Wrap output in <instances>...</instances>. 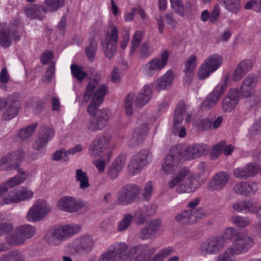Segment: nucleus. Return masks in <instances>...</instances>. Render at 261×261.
<instances>
[{"label":"nucleus","mask_w":261,"mask_h":261,"mask_svg":"<svg viewBox=\"0 0 261 261\" xmlns=\"http://www.w3.org/2000/svg\"><path fill=\"white\" fill-rule=\"evenodd\" d=\"M179 163L178 157L170 152L167 154L162 164L161 169L166 174L174 173L165 186L169 189L176 188L179 193H189L194 192L200 187L193 173L186 167L180 168L176 172L175 169Z\"/></svg>","instance_id":"1"},{"label":"nucleus","mask_w":261,"mask_h":261,"mask_svg":"<svg viewBox=\"0 0 261 261\" xmlns=\"http://www.w3.org/2000/svg\"><path fill=\"white\" fill-rule=\"evenodd\" d=\"M107 90V87L105 84L100 85L94 93L88 107L87 113L91 117L86 121L85 127L88 131L95 132L102 130L108 123L110 118V110H97L103 101Z\"/></svg>","instance_id":"2"},{"label":"nucleus","mask_w":261,"mask_h":261,"mask_svg":"<svg viewBox=\"0 0 261 261\" xmlns=\"http://www.w3.org/2000/svg\"><path fill=\"white\" fill-rule=\"evenodd\" d=\"M128 245L124 242H117L111 245L108 250L117 259V261H131L135 254L148 256L152 254L156 250L155 247L147 244L133 247L128 250Z\"/></svg>","instance_id":"3"},{"label":"nucleus","mask_w":261,"mask_h":261,"mask_svg":"<svg viewBox=\"0 0 261 261\" xmlns=\"http://www.w3.org/2000/svg\"><path fill=\"white\" fill-rule=\"evenodd\" d=\"M170 56V52L164 50L157 57L153 58L146 63L142 68V73L145 76L151 77L159 73L167 65Z\"/></svg>","instance_id":"4"},{"label":"nucleus","mask_w":261,"mask_h":261,"mask_svg":"<svg viewBox=\"0 0 261 261\" xmlns=\"http://www.w3.org/2000/svg\"><path fill=\"white\" fill-rule=\"evenodd\" d=\"M21 107L19 98L15 95H11L6 98H0V113L5 109L2 115L4 120H10L18 114Z\"/></svg>","instance_id":"5"},{"label":"nucleus","mask_w":261,"mask_h":261,"mask_svg":"<svg viewBox=\"0 0 261 261\" xmlns=\"http://www.w3.org/2000/svg\"><path fill=\"white\" fill-rule=\"evenodd\" d=\"M223 58L219 54L209 56L200 65L197 75L199 79L204 80L216 71L222 65Z\"/></svg>","instance_id":"6"},{"label":"nucleus","mask_w":261,"mask_h":261,"mask_svg":"<svg viewBox=\"0 0 261 261\" xmlns=\"http://www.w3.org/2000/svg\"><path fill=\"white\" fill-rule=\"evenodd\" d=\"M151 153L147 150H141L134 154L128 165L129 174L134 175L140 173L151 162Z\"/></svg>","instance_id":"7"},{"label":"nucleus","mask_w":261,"mask_h":261,"mask_svg":"<svg viewBox=\"0 0 261 261\" xmlns=\"http://www.w3.org/2000/svg\"><path fill=\"white\" fill-rule=\"evenodd\" d=\"M118 39V28L114 25H110L105 38L101 41L103 49L107 57L111 58L116 53Z\"/></svg>","instance_id":"8"},{"label":"nucleus","mask_w":261,"mask_h":261,"mask_svg":"<svg viewBox=\"0 0 261 261\" xmlns=\"http://www.w3.org/2000/svg\"><path fill=\"white\" fill-rule=\"evenodd\" d=\"M225 246V241L220 236L210 237L203 241L199 247V251L204 255L219 253Z\"/></svg>","instance_id":"9"},{"label":"nucleus","mask_w":261,"mask_h":261,"mask_svg":"<svg viewBox=\"0 0 261 261\" xmlns=\"http://www.w3.org/2000/svg\"><path fill=\"white\" fill-rule=\"evenodd\" d=\"M50 211V207L46 201L39 199L29 210L26 218L29 222H38L46 217Z\"/></svg>","instance_id":"10"},{"label":"nucleus","mask_w":261,"mask_h":261,"mask_svg":"<svg viewBox=\"0 0 261 261\" xmlns=\"http://www.w3.org/2000/svg\"><path fill=\"white\" fill-rule=\"evenodd\" d=\"M36 233V229L33 226L26 224L17 227L14 234L7 239V241L13 245H18L23 244L25 241L33 237Z\"/></svg>","instance_id":"11"},{"label":"nucleus","mask_w":261,"mask_h":261,"mask_svg":"<svg viewBox=\"0 0 261 261\" xmlns=\"http://www.w3.org/2000/svg\"><path fill=\"white\" fill-rule=\"evenodd\" d=\"M140 191V188L134 184L123 186L117 194L118 204L126 205L132 203L138 197Z\"/></svg>","instance_id":"12"},{"label":"nucleus","mask_w":261,"mask_h":261,"mask_svg":"<svg viewBox=\"0 0 261 261\" xmlns=\"http://www.w3.org/2000/svg\"><path fill=\"white\" fill-rule=\"evenodd\" d=\"M254 244L253 238L243 232L233 241L230 247L236 254L240 255L248 252Z\"/></svg>","instance_id":"13"},{"label":"nucleus","mask_w":261,"mask_h":261,"mask_svg":"<svg viewBox=\"0 0 261 261\" xmlns=\"http://www.w3.org/2000/svg\"><path fill=\"white\" fill-rule=\"evenodd\" d=\"M228 77L226 76L223 81L219 83L211 93L208 97L202 103V108L204 109H209L214 107L219 100L223 92L227 87Z\"/></svg>","instance_id":"14"},{"label":"nucleus","mask_w":261,"mask_h":261,"mask_svg":"<svg viewBox=\"0 0 261 261\" xmlns=\"http://www.w3.org/2000/svg\"><path fill=\"white\" fill-rule=\"evenodd\" d=\"M20 39L19 32L6 24H3L0 28V44L4 47H8L12 43L13 39L18 41Z\"/></svg>","instance_id":"15"},{"label":"nucleus","mask_w":261,"mask_h":261,"mask_svg":"<svg viewBox=\"0 0 261 261\" xmlns=\"http://www.w3.org/2000/svg\"><path fill=\"white\" fill-rule=\"evenodd\" d=\"M229 180V174L224 171L215 174L208 182L206 189L208 191L213 192L223 190Z\"/></svg>","instance_id":"16"},{"label":"nucleus","mask_w":261,"mask_h":261,"mask_svg":"<svg viewBox=\"0 0 261 261\" xmlns=\"http://www.w3.org/2000/svg\"><path fill=\"white\" fill-rule=\"evenodd\" d=\"M257 83V77L253 75L249 74L243 80L240 89V95L243 98L251 97L254 93L255 89Z\"/></svg>","instance_id":"17"},{"label":"nucleus","mask_w":261,"mask_h":261,"mask_svg":"<svg viewBox=\"0 0 261 261\" xmlns=\"http://www.w3.org/2000/svg\"><path fill=\"white\" fill-rule=\"evenodd\" d=\"M185 110L184 106H178L175 110L173 133L175 135H178L181 138L186 136L187 132L185 127L181 125L182 121V115L185 113Z\"/></svg>","instance_id":"18"},{"label":"nucleus","mask_w":261,"mask_h":261,"mask_svg":"<svg viewBox=\"0 0 261 261\" xmlns=\"http://www.w3.org/2000/svg\"><path fill=\"white\" fill-rule=\"evenodd\" d=\"M58 208L66 212H75L81 208V206L74 198L64 196L59 199L57 203Z\"/></svg>","instance_id":"19"},{"label":"nucleus","mask_w":261,"mask_h":261,"mask_svg":"<svg viewBox=\"0 0 261 261\" xmlns=\"http://www.w3.org/2000/svg\"><path fill=\"white\" fill-rule=\"evenodd\" d=\"M239 100L238 90L231 89L222 100V108L225 112H231L237 106Z\"/></svg>","instance_id":"20"},{"label":"nucleus","mask_w":261,"mask_h":261,"mask_svg":"<svg viewBox=\"0 0 261 261\" xmlns=\"http://www.w3.org/2000/svg\"><path fill=\"white\" fill-rule=\"evenodd\" d=\"M17 171L19 175L9 178L3 184L0 185V194L6 193L8 191V188H12L23 182L27 178L25 173L20 168Z\"/></svg>","instance_id":"21"},{"label":"nucleus","mask_w":261,"mask_h":261,"mask_svg":"<svg viewBox=\"0 0 261 261\" xmlns=\"http://www.w3.org/2000/svg\"><path fill=\"white\" fill-rule=\"evenodd\" d=\"M259 171L257 164L249 163L242 168H237L233 170L234 176L238 178H246L256 175Z\"/></svg>","instance_id":"22"},{"label":"nucleus","mask_w":261,"mask_h":261,"mask_svg":"<svg viewBox=\"0 0 261 261\" xmlns=\"http://www.w3.org/2000/svg\"><path fill=\"white\" fill-rule=\"evenodd\" d=\"M161 226L160 219L150 220L146 225L142 229L140 235L143 240L150 239L152 236L155 235Z\"/></svg>","instance_id":"23"},{"label":"nucleus","mask_w":261,"mask_h":261,"mask_svg":"<svg viewBox=\"0 0 261 261\" xmlns=\"http://www.w3.org/2000/svg\"><path fill=\"white\" fill-rule=\"evenodd\" d=\"M152 85L147 84L144 86L136 97L135 104L137 107L146 105L150 100L152 95Z\"/></svg>","instance_id":"24"},{"label":"nucleus","mask_w":261,"mask_h":261,"mask_svg":"<svg viewBox=\"0 0 261 261\" xmlns=\"http://www.w3.org/2000/svg\"><path fill=\"white\" fill-rule=\"evenodd\" d=\"M257 190L255 184L244 181L236 184L233 187V190L236 194L244 196L254 194Z\"/></svg>","instance_id":"25"},{"label":"nucleus","mask_w":261,"mask_h":261,"mask_svg":"<svg viewBox=\"0 0 261 261\" xmlns=\"http://www.w3.org/2000/svg\"><path fill=\"white\" fill-rule=\"evenodd\" d=\"M45 241L50 245H58L63 241L66 240L67 238L62 225L55 228L51 234L45 237Z\"/></svg>","instance_id":"26"},{"label":"nucleus","mask_w":261,"mask_h":261,"mask_svg":"<svg viewBox=\"0 0 261 261\" xmlns=\"http://www.w3.org/2000/svg\"><path fill=\"white\" fill-rule=\"evenodd\" d=\"M206 150V146L202 144H194L186 149L184 158L185 160H190L197 158L203 154Z\"/></svg>","instance_id":"27"},{"label":"nucleus","mask_w":261,"mask_h":261,"mask_svg":"<svg viewBox=\"0 0 261 261\" xmlns=\"http://www.w3.org/2000/svg\"><path fill=\"white\" fill-rule=\"evenodd\" d=\"M100 81V75L96 74L94 75L93 79L88 83L86 86L85 91L84 93L83 98L81 101L82 104H86L89 101L94 90L99 84Z\"/></svg>","instance_id":"28"},{"label":"nucleus","mask_w":261,"mask_h":261,"mask_svg":"<svg viewBox=\"0 0 261 261\" xmlns=\"http://www.w3.org/2000/svg\"><path fill=\"white\" fill-rule=\"evenodd\" d=\"M174 77L173 72L171 70H168L163 75L157 80L155 89L160 91L170 87L173 83Z\"/></svg>","instance_id":"29"},{"label":"nucleus","mask_w":261,"mask_h":261,"mask_svg":"<svg viewBox=\"0 0 261 261\" xmlns=\"http://www.w3.org/2000/svg\"><path fill=\"white\" fill-rule=\"evenodd\" d=\"M148 129V125L147 123H143L137 128L132 134L131 140L132 145H136L142 142L145 138Z\"/></svg>","instance_id":"30"},{"label":"nucleus","mask_w":261,"mask_h":261,"mask_svg":"<svg viewBox=\"0 0 261 261\" xmlns=\"http://www.w3.org/2000/svg\"><path fill=\"white\" fill-rule=\"evenodd\" d=\"M124 162V159L122 156H118L113 163L108 171V175L112 179H115L117 177Z\"/></svg>","instance_id":"31"},{"label":"nucleus","mask_w":261,"mask_h":261,"mask_svg":"<svg viewBox=\"0 0 261 261\" xmlns=\"http://www.w3.org/2000/svg\"><path fill=\"white\" fill-rule=\"evenodd\" d=\"M64 2L65 0H45L42 10L44 13L55 12L64 6Z\"/></svg>","instance_id":"32"},{"label":"nucleus","mask_w":261,"mask_h":261,"mask_svg":"<svg viewBox=\"0 0 261 261\" xmlns=\"http://www.w3.org/2000/svg\"><path fill=\"white\" fill-rule=\"evenodd\" d=\"M42 7L38 5H34L27 7L24 9V13L31 19H42L44 15L42 12Z\"/></svg>","instance_id":"33"},{"label":"nucleus","mask_w":261,"mask_h":261,"mask_svg":"<svg viewBox=\"0 0 261 261\" xmlns=\"http://www.w3.org/2000/svg\"><path fill=\"white\" fill-rule=\"evenodd\" d=\"M75 180L79 182V187L82 190H85L90 186L89 177L86 172L81 169H76L75 175Z\"/></svg>","instance_id":"34"},{"label":"nucleus","mask_w":261,"mask_h":261,"mask_svg":"<svg viewBox=\"0 0 261 261\" xmlns=\"http://www.w3.org/2000/svg\"><path fill=\"white\" fill-rule=\"evenodd\" d=\"M111 140V136L110 135L106 134L97 136L92 142L98 146L104 152L109 148Z\"/></svg>","instance_id":"35"},{"label":"nucleus","mask_w":261,"mask_h":261,"mask_svg":"<svg viewBox=\"0 0 261 261\" xmlns=\"http://www.w3.org/2000/svg\"><path fill=\"white\" fill-rule=\"evenodd\" d=\"M197 58L196 55H192L188 57L185 62L184 71L186 75L191 76L194 73V71L197 65Z\"/></svg>","instance_id":"36"},{"label":"nucleus","mask_w":261,"mask_h":261,"mask_svg":"<svg viewBox=\"0 0 261 261\" xmlns=\"http://www.w3.org/2000/svg\"><path fill=\"white\" fill-rule=\"evenodd\" d=\"M223 4L225 8L228 11L236 13L241 9L240 0H218Z\"/></svg>","instance_id":"37"},{"label":"nucleus","mask_w":261,"mask_h":261,"mask_svg":"<svg viewBox=\"0 0 261 261\" xmlns=\"http://www.w3.org/2000/svg\"><path fill=\"white\" fill-rule=\"evenodd\" d=\"M5 194H0V205L18 203V199L16 190L11 191L6 195Z\"/></svg>","instance_id":"38"},{"label":"nucleus","mask_w":261,"mask_h":261,"mask_svg":"<svg viewBox=\"0 0 261 261\" xmlns=\"http://www.w3.org/2000/svg\"><path fill=\"white\" fill-rule=\"evenodd\" d=\"M231 223L239 228H245L250 225L251 222L247 217L240 215H233L230 219Z\"/></svg>","instance_id":"39"},{"label":"nucleus","mask_w":261,"mask_h":261,"mask_svg":"<svg viewBox=\"0 0 261 261\" xmlns=\"http://www.w3.org/2000/svg\"><path fill=\"white\" fill-rule=\"evenodd\" d=\"M193 210H186L176 216V220L181 224L193 223L195 219L192 216Z\"/></svg>","instance_id":"40"},{"label":"nucleus","mask_w":261,"mask_h":261,"mask_svg":"<svg viewBox=\"0 0 261 261\" xmlns=\"http://www.w3.org/2000/svg\"><path fill=\"white\" fill-rule=\"evenodd\" d=\"M37 127L36 123L20 129L16 135V138L23 141L29 138L35 132Z\"/></svg>","instance_id":"41"},{"label":"nucleus","mask_w":261,"mask_h":261,"mask_svg":"<svg viewBox=\"0 0 261 261\" xmlns=\"http://www.w3.org/2000/svg\"><path fill=\"white\" fill-rule=\"evenodd\" d=\"M71 72L72 76L79 81H82L87 76V73L84 70V68L76 64H72L70 66Z\"/></svg>","instance_id":"42"},{"label":"nucleus","mask_w":261,"mask_h":261,"mask_svg":"<svg viewBox=\"0 0 261 261\" xmlns=\"http://www.w3.org/2000/svg\"><path fill=\"white\" fill-rule=\"evenodd\" d=\"M134 216L129 214H125L123 218L118 223L117 229L119 232H122L126 230L130 225Z\"/></svg>","instance_id":"43"},{"label":"nucleus","mask_w":261,"mask_h":261,"mask_svg":"<svg viewBox=\"0 0 261 261\" xmlns=\"http://www.w3.org/2000/svg\"><path fill=\"white\" fill-rule=\"evenodd\" d=\"M237 255L230 247L226 248L216 257V261H234Z\"/></svg>","instance_id":"44"},{"label":"nucleus","mask_w":261,"mask_h":261,"mask_svg":"<svg viewBox=\"0 0 261 261\" xmlns=\"http://www.w3.org/2000/svg\"><path fill=\"white\" fill-rule=\"evenodd\" d=\"M12 155H9V154L3 156L0 160V170H11L13 168H17V165L15 164V166H14L13 163V159H12Z\"/></svg>","instance_id":"45"},{"label":"nucleus","mask_w":261,"mask_h":261,"mask_svg":"<svg viewBox=\"0 0 261 261\" xmlns=\"http://www.w3.org/2000/svg\"><path fill=\"white\" fill-rule=\"evenodd\" d=\"M174 251L172 247L168 246L160 250L153 257L152 261H163Z\"/></svg>","instance_id":"46"},{"label":"nucleus","mask_w":261,"mask_h":261,"mask_svg":"<svg viewBox=\"0 0 261 261\" xmlns=\"http://www.w3.org/2000/svg\"><path fill=\"white\" fill-rule=\"evenodd\" d=\"M148 217L147 208L146 207H142L139 208L135 213L134 217L136 223L138 225L144 223Z\"/></svg>","instance_id":"47"},{"label":"nucleus","mask_w":261,"mask_h":261,"mask_svg":"<svg viewBox=\"0 0 261 261\" xmlns=\"http://www.w3.org/2000/svg\"><path fill=\"white\" fill-rule=\"evenodd\" d=\"M94 242L90 236H85L78 241L79 248L86 251H90L92 248Z\"/></svg>","instance_id":"48"},{"label":"nucleus","mask_w":261,"mask_h":261,"mask_svg":"<svg viewBox=\"0 0 261 261\" xmlns=\"http://www.w3.org/2000/svg\"><path fill=\"white\" fill-rule=\"evenodd\" d=\"M17 198L18 202L28 200L31 199L34 195V193L31 190L28 189L26 187H22L20 189L17 190Z\"/></svg>","instance_id":"49"},{"label":"nucleus","mask_w":261,"mask_h":261,"mask_svg":"<svg viewBox=\"0 0 261 261\" xmlns=\"http://www.w3.org/2000/svg\"><path fill=\"white\" fill-rule=\"evenodd\" d=\"M65 231L67 239L78 233L81 230V226L75 224H69L62 225Z\"/></svg>","instance_id":"50"},{"label":"nucleus","mask_w":261,"mask_h":261,"mask_svg":"<svg viewBox=\"0 0 261 261\" xmlns=\"http://www.w3.org/2000/svg\"><path fill=\"white\" fill-rule=\"evenodd\" d=\"M243 232L239 231L237 229L233 227H229L226 228L221 236L225 240H234L236 238L241 234Z\"/></svg>","instance_id":"51"},{"label":"nucleus","mask_w":261,"mask_h":261,"mask_svg":"<svg viewBox=\"0 0 261 261\" xmlns=\"http://www.w3.org/2000/svg\"><path fill=\"white\" fill-rule=\"evenodd\" d=\"M135 95L133 93L128 94L124 100V108L126 115L130 117L133 115V105Z\"/></svg>","instance_id":"52"},{"label":"nucleus","mask_w":261,"mask_h":261,"mask_svg":"<svg viewBox=\"0 0 261 261\" xmlns=\"http://www.w3.org/2000/svg\"><path fill=\"white\" fill-rule=\"evenodd\" d=\"M142 39V34L140 31H137L132 41V46L130 50V55H133L136 51Z\"/></svg>","instance_id":"53"},{"label":"nucleus","mask_w":261,"mask_h":261,"mask_svg":"<svg viewBox=\"0 0 261 261\" xmlns=\"http://www.w3.org/2000/svg\"><path fill=\"white\" fill-rule=\"evenodd\" d=\"M96 49V42L94 39L91 40L88 46L86 49L87 57L90 60L92 61L94 59Z\"/></svg>","instance_id":"54"},{"label":"nucleus","mask_w":261,"mask_h":261,"mask_svg":"<svg viewBox=\"0 0 261 261\" xmlns=\"http://www.w3.org/2000/svg\"><path fill=\"white\" fill-rule=\"evenodd\" d=\"M55 132L54 130L49 127H42L41 129L40 133L38 136L40 138L44 140H47V142L50 141L54 137Z\"/></svg>","instance_id":"55"},{"label":"nucleus","mask_w":261,"mask_h":261,"mask_svg":"<svg viewBox=\"0 0 261 261\" xmlns=\"http://www.w3.org/2000/svg\"><path fill=\"white\" fill-rule=\"evenodd\" d=\"M172 9L181 15L184 13V6L181 0H170Z\"/></svg>","instance_id":"56"},{"label":"nucleus","mask_w":261,"mask_h":261,"mask_svg":"<svg viewBox=\"0 0 261 261\" xmlns=\"http://www.w3.org/2000/svg\"><path fill=\"white\" fill-rule=\"evenodd\" d=\"M253 65V62L251 60L245 59L240 61L237 67H239L241 71H243L246 74L251 69Z\"/></svg>","instance_id":"57"},{"label":"nucleus","mask_w":261,"mask_h":261,"mask_svg":"<svg viewBox=\"0 0 261 261\" xmlns=\"http://www.w3.org/2000/svg\"><path fill=\"white\" fill-rule=\"evenodd\" d=\"M221 14V8L220 6L216 4L214 5L213 10L210 13V22L215 23L219 19Z\"/></svg>","instance_id":"58"},{"label":"nucleus","mask_w":261,"mask_h":261,"mask_svg":"<svg viewBox=\"0 0 261 261\" xmlns=\"http://www.w3.org/2000/svg\"><path fill=\"white\" fill-rule=\"evenodd\" d=\"M47 143L46 140H44L38 136L33 144V148L37 151H41V153L44 154L45 151L42 150L44 149Z\"/></svg>","instance_id":"59"},{"label":"nucleus","mask_w":261,"mask_h":261,"mask_svg":"<svg viewBox=\"0 0 261 261\" xmlns=\"http://www.w3.org/2000/svg\"><path fill=\"white\" fill-rule=\"evenodd\" d=\"M103 152V151L100 149L98 146L91 142L88 149V154L91 157L96 158L100 156Z\"/></svg>","instance_id":"60"},{"label":"nucleus","mask_w":261,"mask_h":261,"mask_svg":"<svg viewBox=\"0 0 261 261\" xmlns=\"http://www.w3.org/2000/svg\"><path fill=\"white\" fill-rule=\"evenodd\" d=\"M245 213H254L257 208L255 201L245 200Z\"/></svg>","instance_id":"61"},{"label":"nucleus","mask_w":261,"mask_h":261,"mask_svg":"<svg viewBox=\"0 0 261 261\" xmlns=\"http://www.w3.org/2000/svg\"><path fill=\"white\" fill-rule=\"evenodd\" d=\"M250 135L251 136L261 135V117L252 125L250 130Z\"/></svg>","instance_id":"62"},{"label":"nucleus","mask_w":261,"mask_h":261,"mask_svg":"<svg viewBox=\"0 0 261 261\" xmlns=\"http://www.w3.org/2000/svg\"><path fill=\"white\" fill-rule=\"evenodd\" d=\"M152 189L153 187L151 182H147L144 187V191L142 194L144 200L146 201H148L149 200L152 194Z\"/></svg>","instance_id":"63"},{"label":"nucleus","mask_w":261,"mask_h":261,"mask_svg":"<svg viewBox=\"0 0 261 261\" xmlns=\"http://www.w3.org/2000/svg\"><path fill=\"white\" fill-rule=\"evenodd\" d=\"M224 144V142H221L220 143L215 145L212 148L211 150V156L213 159L217 158L220 154Z\"/></svg>","instance_id":"64"}]
</instances>
